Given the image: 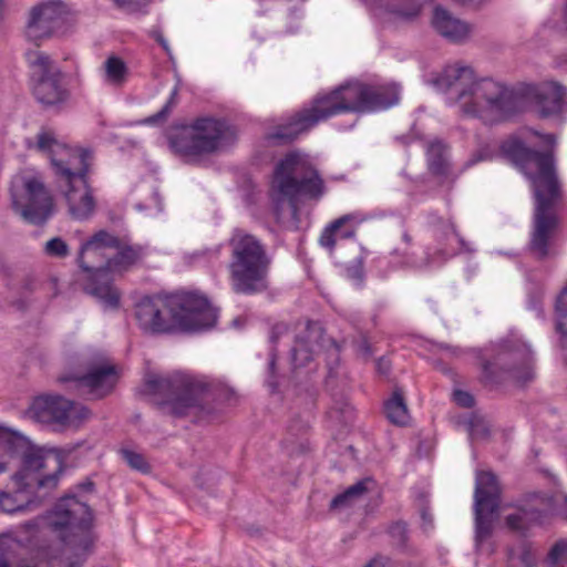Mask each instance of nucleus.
I'll return each mask as SVG.
<instances>
[{
    "label": "nucleus",
    "instance_id": "1",
    "mask_svg": "<svg viewBox=\"0 0 567 567\" xmlns=\"http://www.w3.org/2000/svg\"><path fill=\"white\" fill-rule=\"evenodd\" d=\"M436 85L455 97L464 114L486 124L502 122L522 112L529 102L535 104L542 117L559 115L567 99V87L557 81L508 87L491 79L476 81L470 66L460 65L446 66Z\"/></svg>",
    "mask_w": 567,
    "mask_h": 567
},
{
    "label": "nucleus",
    "instance_id": "2",
    "mask_svg": "<svg viewBox=\"0 0 567 567\" xmlns=\"http://www.w3.org/2000/svg\"><path fill=\"white\" fill-rule=\"evenodd\" d=\"M399 100L400 89L394 83L348 82L330 92L317 94L309 106L297 112L287 124L278 126L269 138L289 143L332 116L386 110L398 104Z\"/></svg>",
    "mask_w": 567,
    "mask_h": 567
},
{
    "label": "nucleus",
    "instance_id": "3",
    "mask_svg": "<svg viewBox=\"0 0 567 567\" xmlns=\"http://www.w3.org/2000/svg\"><path fill=\"white\" fill-rule=\"evenodd\" d=\"M501 154L514 163L530 181L535 196L534 229L529 247L539 258L548 256L551 237L558 226L556 207L561 199V185L551 152L528 148L518 138L501 144Z\"/></svg>",
    "mask_w": 567,
    "mask_h": 567
},
{
    "label": "nucleus",
    "instance_id": "4",
    "mask_svg": "<svg viewBox=\"0 0 567 567\" xmlns=\"http://www.w3.org/2000/svg\"><path fill=\"white\" fill-rule=\"evenodd\" d=\"M135 318L144 332L161 334L210 328L216 323L217 312L204 296L176 292L143 297L135 306Z\"/></svg>",
    "mask_w": 567,
    "mask_h": 567
},
{
    "label": "nucleus",
    "instance_id": "5",
    "mask_svg": "<svg viewBox=\"0 0 567 567\" xmlns=\"http://www.w3.org/2000/svg\"><path fill=\"white\" fill-rule=\"evenodd\" d=\"M94 534H17L12 536L6 567H82L93 553Z\"/></svg>",
    "mask_w": 567,
    "mask_h": 567
},
{
    "label": "nucleus",
    "instance_id": "6",
    "mask_svg": "<svg viewBox=\"0 0 567 567\" xmlns=\"http://www.w3.org/2000/svg\"><path fill=\"white\" fill-rule=\"evenodd\" d=\"M62 471L59 455L28 449L22 454L20 468L0 487V509L13 514L39 504L58 486Z\"/></svg>",
    "mask_w": 567,
    "mask_h": 567
},
{
    "label": "nucleus",
    "instance_id": "7",
    "mask_svg": "<svg viewBox=\"0 0 567 567\" xmlns=\"http://www.w3.org/2000/svg\"><path fill=\"white\" fill-rule=\"evenodd\" d=\"M227 266L230 287L239 295H255L268 288L272 258L266 243L244 228H234L228 239Z\"/></svg>",
    "mask_w": 567,
    "mask_h": 567
},
{
    "label": "nucleus",
    "instance_id": "8",
    "mask_svg": "<svg viewBox=\"0 0 567 567\" xmlns=\"http://www.w3.org/2000/svg\"><path fill=\"white\" fill-rule=\"evenodd\" d=\"M324 193L323 178L305 154L290 152L276 164L270 197L278 217L284 204H288L291 214L296 215L300 199L319 200Z\"/></svg>",
    "mask_w": 567,
    "mask_h": 567
},
{
    "label": "nucleus",
    "instance_id": "9",
    "mask_svg": "<svg viewBox=\"0 0 567 567\" xmlns=\"http://www.w3.org/2000/svg\"><path fill=\"white\" fill-rule=\"evenodd\" d=\"M145 386L148 393L161 396L158 404L175 416H185L193 410H203L212 399L230 401L235 396L231 389H220L216 394L212 384L184 373L168 377L150 374L145 380Z\"/></svg>",
    "mask_w": 567,
    "mask_h": 567
},
{
    "label": "nucleus",
    "instance_id": "10",
    "mask_svg": "<svg viewBox=\"0 0 567 567\" xmlns=\"http://www.w3.org/2000/svg\"><path fill=\"white\" fill-rule=\"evenodd\" d=\"M118 246V237L99 230L89 240L82 244L78 264L87 274L84 290L96 298L105 308L116 309L120 305L121 293L112 284L109 269L111 255L109 250Z\"/></svg>",
    "mask_w": 567,
    "mask_h": 567
},
{
    "label": "nucleus",
    "instance_id": "11",
    "mask_svg": "<svg viewBox=\"0 0 567 567\" xmlns=\"http://www.w3.org/2000/svg\"><path fill=\"white\" fill-rule=\"evenodd\" d=\"M10 195L13 210L29 224L42 225L53 214V197L38 174H16L11 181Z\"/></svg>",
    "mask_w": 567,
    "mask_h": 567
},
{
    "label": "nucleus",
    "instance_id": "12",
    "mask_svg": "<svg viewBox=\"0 0 567 567\" xmlns=\"http://www.w3.org/2000/svg\"><path fill=\"white\" fill-rule=\"evenodd\" d=\"M472 352L481 362L482 381L485 384L499 383L504 374H509L523 383L534 378L533 353L525 344L516 346L514 349L503 346L494 361L486 360L481 349H474Z\"/></svg>",
    "mask_w": 567,
    "mask_h": 567
},
{
    "label": "nucleus",
    "instance_id": "13",
    "mask_svg": "<svg viewBox=\"0 0 567 567\" xmlns=\"http://www.w3.org/2000/svg\"><path fill=\"white\" fill-rule=\"evenodd\" d=\"M93 156L55 176L63 193L70 216L76 220L89 219L95 210V199L89 185L87 175Z\"/></svg>",
    "mask_w": 567,
    "mask_h": 567
},
{
    "label": "nucleus",
    "instance_id": "14",
    "mask_svg": "<svg viewBox=\"0 0 567 567\" xmlns=\"http://www.w3.org/2000/svg\"><path fill=\"white\" fill-rule=\"evenodd\" d=\"M31 72L32 93L44 105L64 102L68 91L62 85V73L51 58L42 51L27 53Z\"/></svg>",
    "mask_w": 567,
    "mask_h": 567
},
{
    "label": "nucleus",
    "instance_id": "15",
    "mask_svg": "<svg viewBox=\"0 0 567 567\" xmlns=\"http://www.w3.org/2000/svg\"><path fill=\"white\" fill-rule=\"evenodd\" d=\"M93 526V513L87 504L73 494L61 497L45 515L31 522L29 528H50L55 532L78 528L83 532Z\"/></svg>",
    "mask_w": 567,
    "mask_h": 567
},
{
    "label": "nucleus",
    "instance_id": "16",
    "mask_svg": "<svg viewBox=\"0 0 567 567\" xmlns=\"http://www.w3.org/2000/svg\"><path fill=\"white\" fill-rule=\"evenodd\" d=\"M28 413L39 423L60 426L78 425L90 415L84 405L52 394L35 398Z\"/></svg>",
    "mask_w": 567,
    "mask_h": 567
},
{
    "label": "nucleus",
    "instance_id": "17",
    "mask_svg": "<svg viewBox=\"0 0 567 567\" xmlns=\"http://www.w3.org/2000/svg\"><path fill=\"white\" fill-rule=\"evenodd\" d=\"M555 499L534 495L512 507V512L504 516L505 527L513 532H527L529 529H542L551 526L556 516L553 511Z\"/></svg>",
    "mask_w": 567,
    "mask_h": 567
},
{
    "label": "nucleus",
    "instance_id": "18",
    "mask_svg": "<svg viewBox=\"0 0 567 567\" xmlns=\"http://www.w3.org/2000/svg\"><path fill=\"white\" fill-rule=\"evenodd\" d=\"M502 488L492 472H477L474 491L475 532H492L498 517Z\"/></svg>",
    "mask_w": 567,
    "mask_h": 567
},
{
    "label": "nucleus",
    "instance_id": "19",
    "mask_svg": "<svg viewBox=\"0 0 567 567\" xmlns=\"http://www.w3.org/2000/svg\"><path fill=\"white\" fill-rule=\"evenodd\" d=\"M64 18L65 7L60 0H49L32 7L24 29L27 40L39 47L56 33Z\"/></svg>",
    "mask_w": 567,
    "mask_h": 567
},
{
    "label": "nucleus",
    "instance_id": "20",
    "mask_svg": "<svg viewBox=\"0 0 567 567\" xmlns=\"http://www.w3.org/2000/svg\"><path fill=\"white\" fill-rule=\"evenodd\" d=\"M35 148L49 156L54 176L92 157L90 151L69 147L56 138L52 130L44 127L37 134Z\"/></svg>",
    "mask_w": 567,
    "mask_h": 567
},
{
    "label": "nucleus",
    "instance_id": "21",
    "mask_svg": "<svg viewBox=\"0 0 567 567\" xmlns=\"http://www.w3.org/2000/svg\"><path fill=\"white\" fill-rule=\"evenodd\" d=\"M204 154L214 153L235 144L237 128L225 120L214 117L197 118L192 124Z\"/></svg>",
    "mask_w": 567,
    "mask_h": 567
},
{
    "label": "nucleus",
    "instance_id": "22",
    "mask_svg": "<svg viewBox=\"0 0 567 567\" xmlns=\"http://www.w3.org/2000/svg\"><path fill=\"white\" fill-rule=\"evenodd\" d=\"M61 382H69L72 378L61 377ZM117 380L116 367L103 359L93 363L85 375L74 378L76 389L94 398H103L114 388Z\"/></svg>",
    "mask_w": 567,
    "mask_h": 567
},
{
    "label": "nucleus",
    "instance_id": "23",
    "mask_svg": "<svg viewBox=\"0 0 567 567\" xmlns=\"http://www.w3.org/2000/svg\"><path fill=\"white\" fill-rule=\"evenodd\" d=\"M323 329L319 322L307 321L299 324L291 349V363L293 368H302L312 361L313 355L321 348Z\"/></svg>",
    "mask_w": 567,
    "mask_h": 567
},
{
    "label": "nucleus",
    "instance_id": "24",
    "mask_svg": "<svg viewBox=\"0 0 567 567\" xmlns=\"http://www.w3.org/2000/svg\"><path fill=\"white\" fill-rule=\"evenodd\" d=\"M359 223L358 218L353 214L343 215L324 227L320 237L319 244L332 252L336 248L337 239H351L357 234V227L349 225L350 223Z\"/></svg>",
    "mask_w": 567,
    "mask_h": 567
},
{
    "label": "nucleus",
    "instance_id": "25",
    "mask_svg": "<svg viewBox=\"0 0 567 567\" xmlns=\"http://www.w3.org/2000/svg\"><path fill=\"white\" fill-rule=\"evenodd\" d=\"M433 27L444 38L460 42L470 34V27L460 19L454 18L447 10L436 7L433 13Z\"/></svg>",
    "mask_w": 567,
    "mask_h": 567
},
{
    "label": "nucleus",
    "instance_id": "26",
    "mask_svg": "<svg viewBox=\"0 0 567 567\" xmlns=\"http://www.w3.org/2000/svg\"><path fill=\"white\" fill-rule=\"evenodd\" d=\"M115 254L111 256L109 269L111 272L125 271L141 261L146 255V248L142 245H127L118 238V246L112 247Z\"/></svg>",
    "mask_w": 567,
    "mask_h": 567
},
{
    "label": "nucleus",
    "instance_id": "27",
    "mask_svg": "<svg viewBox=\"0 0 567 567\" xmlns=\"http://www.w3.org/2000/svg\"><path fill=\"white\" fill-rule=\"evenodd\" d=\"M103 80L114 87H122L128 80L130 70L123 59L111 55L102 66Z\"/></svg>",
    "mask_w": 567,
    "mask_h": 567
},
{
    "label": "nucleus",
    "instance_id": "28",
    "mask_svg": "<svg viewBox=\"0 0 567 567\" xmlns=\"http://www.w3.org/2000/svg\"><path fill=\"white\" fill-rule=\"evenodd\" d=\"M22 443L21 435L0 425V475L9 471L13 453Z\"/></svg>",
    "mask_w": 567,
    "mask_h": 567
},
{
    "label": "nucleus",
    "instance_id": "29",
    "mask_svg": "<svg viewBox=\"0 0 567 567\" xmlns=\"http://www.w3.org/2000/svg\"><path fill=\"white\" fill-rule=\"evenodd\" d=\"M384 413L388 420L396 425H405L410 415L403 396V391L395 388L391 398L384 403Z\"/></svg>",
    "mask_w": 567,
    "mask_h": 567
},
{
    "label": "nucleus",
    "instance_id": "30",
    "mask_svg": "<svg viewBox=\"0 0 567 567\" xmlns=\"http://www.w3.org/2000/svg\"><path fill=\"white\" fill-rule=\"evenodd\" d=\"M169 146L171 148L183 156H196L204 154L197 135L192 130V132H182L169 136Z\"/></svg>",
    "mask_w": 567,
    "mask_h": 567
},
{
    "label": "nucleus",
    "instance_id": "31",
    "mask_svg": "<svg viewBox=\"0 0 567 567\" xmlns=\"http://www.w3.org/2000/svg\"><path fill=\"white\" fill-rule=\"evenodd\" d=\"M507 558L512 559V567L517 561L520 564L519 567H535L537 561L535 548L524 537L509 547Z\"/></svg>",
    "mask_w": 567,
    "mask_h": 567
},
{
    "label": "nucleus",
    "instance_id": "32",
    "mask_svg": "<svg viewBox=\"0 0 567 567\" xmlns=\"http://www.w3.org/2000/svg\"><path fill=\"white\" fill-rule=\"evenodd\" d=\"M426 157L430 171L435 175L447 173L446 146L441 141H432L427 145Z\"/></svg>",
    "mask_w": 567,
    "mask_h": 567
},
{
    "label": "nucleus",
    "instance_id": "33",
    "mask_svg": "<svg viewBox=\"0 0 567 567\" xmlns=\"http://www.w3.org/2000/svg\"><path fill=\"white\" fill-rule=\"evenodd\" d=\"M373 484L374 482L371 478L357 482L349 486L343 493L334 496L330 502V507L340 508L350 505L354 499L365 494Z\"/></svg>",
    "mask_w": 567,
    "mask_h": 567
},
{
    "label": "nucleus",
    "instance_id": "34",
    "mask_svg": "<svg viewBox=\"0 0 567 567\" xmlns=\"http://www.w3.org/2000/svg\"><path fill=\"white\" fill-rule=\"evenodd\" d=\"M547 567L567 566V538L557 540L549 549L545 559Z\"/></svg>",
    "mask_w": 567,
    "mask_h": 567
},
{
    "label": "nucleus",
    "instance_id": "35",
    "mask_svg": "<svg viewBox=\"0 0 567 567\" xmlns=\"http://www.w3.org/2000/svg\"><path fill=\"white\" fill-rule=\"evenodd\" d=\"M43 252L50 258L63 259L70 255V247L63 238L53 237L43 245Z\"/></svg>",
    "mask_w": 567,
    "mask_h": 567
},
{
    "label": "nucleus",
    "instance_id": "36",
    "mask_svg": "<svg viewBox=\"0 0 567 567\" xmlns=\"http://www.w3.org/2000/svg\"><path fill=\"white\" fill-rule=\"evenodd\" d=\"M556 312L558 315L556 331L563 337H567V287L557 297Z\"/></svg>",
    "mask_w": 567,
    "mask_h": 567
},
{
    "label": "nucleus",
    "instance_id": "37",
    "mask_svg": "<svg viewBox=\"0 0 567 567\" xmlns=\"http://www.w3.org/2000/svg\"><path fill=\"white\" fill-rule=\"evenodd\" d=\"M122 456L133 470L142 473H148L151 471L148 463L142 454L131 450H122Z\"/></svg>",
    "mask_w": 567,
    "mask_h": 567
},
{
    "label": "nucleus",
    "instance_id": "38",
    "mask_svg": "<svg viewBox=\"0 0 567 567\" xmlns=\"http://www.w3.org/2000/svg\"><path fill=\"white\" fill-rule=\"evenodd\" d=\"M177 95H178V89L174 87V90L171 93V96L168 101L165 103V105L154 115L150 116L146 120V123L154 124L158 122H163L167 118L169 115L172 109L177 104Z\"/></svg>",
    "mask_w": 567,
    "mask_h": 567
},
{
    "label": "nucleus",
    "instance_id": "39",
    "mask_svg": "<svg viewBox=\"0 0 567 567\" xmlns=\"http://www.w3.org/2000/svg\"><path fill=\"white\" fill-rule=\"evenodd\" d=\"M488 434L489 431L482 420L475 419L470 422V436L472 439L485 437Z\"/></svg>",
    "mask_w": 567,
    "mask_h": 567
},
{
    "label": "nucleus",
    "instance_id": "40",
    "mask_svg": "<svg viewBox=\"0 0 567 567\" xmlns=\"http://www.w3.org/2000/svg\"><path fill=\"white\" fill-rule=\"evenodd\" d=\"M453 400L457 405L463 408H472L475 403L473 395L463 390H455L453 392Z\"/></svg>",
    "mask_w": 567,
    "mask_h": 567
},
{
    "label": "nucleus",
    "instance_id": "41",
    "mask_svg": "<svg viewBox=\"0 0 567 567\" xmlns=\"http://www.w3.org/2000/svg\"><path fill=\"white\" fill-rule=\"evenodd\" d=\"M17 534H0V567H6L4 556L10 553V546L12 545V536Z\"/></svg>",
    "mask_w": 567,
    "mask_h": 567
},
{
    "label": "nucleus",
    "instance_id": "42",
    "mask_svg": "<svg viewBox=\"0 0 567 567\" xmlns=\"http://www.w3.org/2000/svg\"><path fill=\"white\" fill-rule=\"evenodd\" d=\"M420 517L422 520L421 528L423 529H431L434 527L433 524V515L430 511V508L425 505H423L420 509Z\"/></svg>",
    "mask_w": 567,
    "mask_h": 567
},
{
    "label": "nucleus",
    "instance_id": "43",
    "mask_svg": "<svg viewBox=\"0 0 567 567\" xmlns=\"http://www.w3.org/2000/svg\"><path fill=\"white\" fill-rule=\"evenodd\" d=\"M275 368H276V354L274 352H271L270 360L268 363L269 377L267 379V384L271 389L272 392H275L277 389V383L274 381Z\"/></svg>",
    "mask_w": 567,
    "mask_h": 567
},
{
    "label": "nucleus",
    "instance_id": "44",
    "mask_svg": "<svg viewBox=\"0 0 567 567\" xmlns=\"http://www.w3.org/2000/svg\"><path fill=\"white\" fill-rule=\"evenodd\" d=\"M346 272H347L348 278H350L359 284L362 282L363 270L360 265H353V266L347 267Z\"/></svg>",
    "mask_w": 567,
    "mask_h": 567
},
{
    "label": "nucleus",
    "instance_id": "45",
    "mask_svg": "<svg viewBox=\"0 0 567 567\" xmlns=\"http://www.w3.org/2000/svg\"><path fill=\"white\" fill-rule=\"evenodd\" d=\"M491 157V152L487 148H481L468 159L466 166H472L481 161L488 159Z\"/></svg>",
    "mask_w": 567,
    "mask_h": 567
},
{
    "label": "nucleus",
    "instance_id": "46",
    "mask_svg": "<svg viewBox=\"0 0 567 567\" xmlns=\"http://www.w3.org/2000/svg\"><path fill=\"white\" fill-rule=\"evenodd\" d=\"M419 11H420V8L415 4H412L408 10L393 9V12H395L398 16H400L406 20H411V19L415 18L419 14Z\"/></svg>",
    "mask_w": 567,
    "mask_h": 567
},
{
    "label": "nucleus",
    "instance_id": "47",
    "mask_svg": "<svg viewBox=\"0 0 567 567\" xmlns=\"http://www.w3.org/2000/svg\"><path fill=\"white\" fill-rule=\"evenodd\" d=\"M288 332V327L285 323H277L272 327L270 333V341L276 343L278 339Z\"/></svg>",
    "mask_w": 567,
    "mask_h": 567
},
{
    "label": "nucleus",
    "instance_id": "48",
    "mask_svg": "<svg viewBox=\"0 0 567 567\" xmlns=\"http://www.w3.org/2000/svg\"><path fill=\"white\" fill-rule=\"evenodd\" d=\"M377 369L381 374H386L390 371V363L385 359L381 358L377 362Z\"/></svg>",
    "mask_w": 567,
    "mask_h": 567
},
{
    "label": "nucleus",
    "instance_id": "49",
    "mask_svg": "<svg viewBox=\"0 0 567 567\" xmlns=\"http://www.w3.org/2000/svg\"><path fill=\"white\" fill-rule=\"evenodd\" d=\"M120 8H128L136 3V0H113Z\"/></svg>",
    "mask_w": 567,
    "mask_h": 567
},
{
    "label": "nucleus",
    "instance_id": "50",
    "mask_svg": "<svg viewBox=\"0 0 567 567\" xmlns=\"http://www.w3.org/2000/svg\"><path fill=\"white\" fill-rule=\"evenodd\" d=\"M491 534H483V533H480V534H476L475 535V545L477 547H481L483 545V543L487 539V537L489 536Z\"/></svg>",
    "mask_w": 567,
    "mask_h": 567
},
{
    "label": "nucleus",
    "instance_id": "51",
    "mask_svg": "<svg viewBox=\"0 0 567 567\" xmlns=\"http://www.w3.org/2000/svg\"><path fill=\"white\" fill-rule=\"evenodd\" d=\"M76 487L81 491H92L94 487V483L87 480L83 483H80Z\"/></svg>",
    "mask_w": 567,
    "mask_h": 567
},
{
    "label": "nucleus",
    "instance_id": "52",
    "mask_svg": "<svg viewBox=\"0 0 567 567\" xmlns=\"http://www.w3.org/2000/svg\"><path fill=\"white\" fill-rule=\"evenodd\" d=\"M452 234L455 237V239L457 240V243L460 244V246H461L460 249L467 250L464 239L456 233V230L453 227H452Z\"/></svg>",
    "mask_w": 567,
    "mask_h": 567
},
{
    "label": "nucleus",
    "instance_id": "53",
    "mask_svg": "<svg viewBox=\"0 0 567 567\" xmlns=\"http://www.w3.org/2000/svg\"><path fill=\"white\" fill-rule=\"evenodd\" d=\"M544 142L548 145H554L556 143V138L553 134H546L543 136Z\"/></svg>",
    "mask_w": 567,
    "mask_h": 567
},
{
    "label": "nucleus",
    "instance_id": "54",
    "mask_svg": "<svg viewBox=\"0 0 567 567\" xmlns=\"http://www.w3.org/2000/svg\"><path fill=\"white\" fill-rule=\"evenodd\" d=\"M6 13V0H0V23L4 19Z\"/></svg>",
    "mask_w": 567,
    "mask_h": 567
},
{
    "label": "nucleus",
    "instance_id": "55",
    "mask_svg": "<svg viewBox=\"0 0 567 567\" xmlns=\"http://www.w3.org/2000/svg\"><path fill=\"white\" fill-rule=\"evenodd\" d=\"M561 513H563L564 517L567 519V495H564V496H563V508H561Z\"/></svg>",
    "mask_w": 567,
    "mask_h": 567
},
{
    "label": "nucleus",
    "instance_id": "56",
    "mask_svg": "<svg viewBox=\"0 0 567 567\" xmlns=\"http://www.w3.org/2000/svg\"><path fill=\"white\" fill-rule=\"evenodd\" d=\"M341 413L343 415L344 421H347L351 413L350 408L348 405H344V408L341 410Z\"/></svg>",
    "mask_w": 567,
    "mask_h": 567
},
{
    "label": "nucleus",
    "instance_id": "57",
    "mask_svg": "<svg viewBox=\"0 0 567 567\" xmlns=\"http://www.w3.org/2000/svg\"><path fill=\"white\" fill-rule=\"evenodd\" d=\"M402 240L406 244V245H411L412 244V237L406 233L404 231L403 235H402Z\"/></svg>",
    "mask_w": 567,
    "mask_h": 567
},
{
    "label": "nucleus",
    "instance_id": "58",
    "mask_svg": "<svg viewBox=\"0 0 567 567\" xmlns=\"http://www.w3.org/2000/svg\"><path fill=\"white\" fill-rule=\"evenodd\" d=\"M13 305L19 309L22 310L25 307V301L22 299H19L17 301H13Z\"/></svg>",
    "mask_w": 567,
    "mask_h": 567
},
{
    "label": "nucleus",
    "instance_id": "59",
    "mask_svg": "<svg viewBox=\"0 0 567 567\" xmlns=\"http://www.w3.org/2000/svg\"><path fill=\"white\" fill-rule=\"evenodd\" d=\"M563 21H564L565 28L567 30V0H566V3H565V7H564Z\"/></svg>",
    "mask_w": 567,
    "mask_h": 567
},
{
    "label": "nucleus",
    "instance_id": "60",
    "mask_svg": "<svg viewBox=\"0 0 567 567\" xmlns=\"http://www.w3.org/2000/svg\"><path fill=\"white\" fill-rule=\"evenodd\" d=\"M378 563V559H372L369 564L365 565V567H375Z\"/></svg>",
    "mask_w": 567,
    "mask_h": 567
},
{
    "label": "nucleus",
    "instance_id": "61",
    "mask_svg": "<svg viewBox=\"0 0 567 567\" xmlns=\"http://www.w3.org/2000/svg\"><path fill=\"white\" fill-rule=\"evenodd\" d=\"M514 565H515L514 567H519V566H520L519 561H517V563H516V564H514ZM506 567H512V559H508V558H507V565H506Z\"/></svg>",
    "mask_w": 567,
    "mask_h": 567
},
{
    "label": "nucleus",
    "instance_id": "62",
    "mask_svg": "<svg viewBox=\"0 0 567 567\" xmlns=\"http://www.w3.org/2000/svg\"><path fill=\"white\" fill-rule=\"evenodd\" d=\"M158 41H159V42H161V44L166 49V43H165L164 39H163V38H159V39H158Z\"/></svg>",
    "mask_w": 567,
    "mask_h": 567
},
{
    "label": "nucleus",
    "instance_id": "63",
    "mask_svg": "<svg viewBox=\"0 0 567 567\" xmlns=\"http://www.w3.org/2000/svg\"><path fill=\"white\" fill-rule=\"evenodd\" d=\"M336 413H337V411H336L334 409H332V410L329 412V415H330L331 417H333Z\"/></svg>",
    "mask_w": 567,
    "mask_h": 567
},
{
    "label": "nucleus",
    "instance_id": "64",
    "mask_svg": "<svg viewBox=\"0 0 567 567\" xmlns=\"http://www.w3.org/2000/svg\"><path fill=\"white\" fill-rule=\"evenodd\" d=\"M401 528H402V530H405V529H406L405 524H404V525H402V527H401Z\"/></svg>",
    "mask_w": 567,
    "mask_h": 567
}]
</instances>
